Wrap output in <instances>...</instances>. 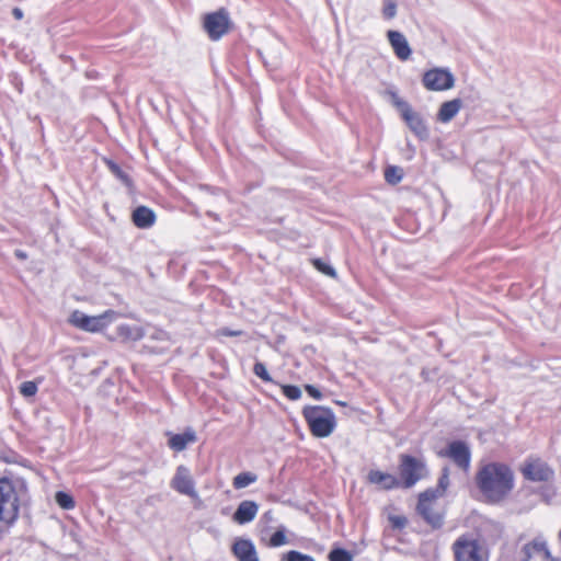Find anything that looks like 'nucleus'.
<instances>
[{
	"label": "nucleus",
	"instance_id": "nucleus-1",
	"mask_svg": "<svg viewBox=\"0 0 561 561\" xmlns=\"http://www.w3.org/2000/svg\"><path fill=\"white\" fill-rule=\"evenodd\" d=\"M477 484L488 502L499 503L513 490L514 474L504 463H486L477 473Z\"/></svg>",
	"mask_w": 561,
	"mask_h": 561
},
{
	"label": "nucleus",
	"instance_id": "nucleus-2",
	"mask_svg": "<svg viewBox=\"0 0 561 561\" xmlns=\"http://www.w3.org/2000/svg\"><path fill=\"white\" fill-rule=\"evenodd\" d=\"M304 416L316 437H328L335 427V416L331 409L324 407H306Z\"/></svg>",
	"mask_w": 561,
	"mask_h": 561
},
{
	"label": "nucleus",
	"instance_id": "nucleus-3",
	"mask_svg": "<svg viewBox=\"0 0 561 561\" xmlns=\"http://www.w3.org/2000/svg\"><path fill=\"white\" fill-rule=\"evenodd\" d=\"M20 497L14 484L7 478L0 479V522L12 525L19 517Z\"/></svg>",
	"mask_w": 561,
	"mask_h": 561
},
{
	"label": "nucleus",
	"instance_id": "nucleus-4",
	"mask_svg": "<svg viewBox=\"0 0 561 561\" xmlns=\"http://www.w3.org/2000/svg\"><path fill=\"white\" fill-rule=\"evenodd\" d=\"M455 561H488V551L469 535L460 536L453 545Z\"/></svg>",
	"mask_w": 561,
	"mask_h": 561
},
{
	"label": "nucleus",
	"instance_id": "nucleus-5",
	"mask_svg": "<svg viewBox=\"0 0 561 561\" xmlns=\"http://www.w3.org/2000/svg\"><path fill=\"white\" fill-rule=\"evenodd\" d=\"M116 317V312L113 310H107L99 316H88L81 311H73L70 316V322L75 327L89 331V332H99L103 330L107 324H110Z\"/></svg>",
	"mask_w": 561,
	"mask_h": 561
},
{
	"label": "nucleus",
	"instance_id": "nucleus-6",
	"mask_svg": "<svg viewBox=\"0 0 561 561\" xmlns=\"http://www.w3.org/2000/svg\"><path fill=\"white\" fill-rule=\"evenodd\" d=\"M203 27L208 35H225L234 31V24L225 8L205 14Z\"/></svg>",
	"mask_w": 561,
	"mask_h": 561
},
{
	"label": "nucleus",
	"instance_id": "nucleus-7",
	"mask_svg": "<svg viewBox=\"0 0 561 561\" xmlns=\"http://www.w3.org/2000/svg\"><path fill=\"white\" fill-rule=\"evenodd\" d=\"M426 474L424 462L409 455L401 456L400 476L405 488H411Z\"/></svg>",
	"mask_w": 561,
	"mask_h": 561
},
{
	"label": "nucleus",
	"instance_id": "nucleus-8",
	"mask_svg": "<svg viewBox=\"0 0 561 561\" xmlns=\"http://www.w3.org/2000/svg\"><path fill=\"white\" fill-rule=\"evenodd\" d=\"M436 491L426 490L419 496L417 512L433 527H440L443 516L435 510Z\"/></svg>",
	"mask_w": 561,
	"mask_h": 561
},
{
	"label": "nucleus",
	"instance_id": "nucleus-9",
	"mask_svg": "<svg viewBox=\"0 0 561 561\" xmlns=\"http://www.w3.org/2000/svg\"><path fill=\"white\" fill-rule=\"evenodd\" d=\"M423 83L428 90L443 91L454 87L455 78L450 71L435 68L424 73Z\"/></svg>",
	"mask_w": 561,
	"mask_h": 561
},
{
	"label": "nucleus",
	"instance_id": "nucleus-10",
	"mask_svg": "<svg viewBox=\"0 0 561 561\" xmlns=\"http://www.w3.org/2000/svg\"><path fill=\"white\" fill-rule=\"evenodd\" d=\"M171 488L180 494L187 495L193 500L198 499L195 490V482L187 467L181 465L176 468L175 474L171 480Z\"/></svg>",
	"mask_w": 561,
	"mask_h": 561
},
{
	"label": "nucleus",
	"instance_id": "nucleus-11",
	"mask_svg": "<svg viewBox=\"0 0 561 561\" xmlns=\"http://www.w3.org/2000/svg\"><path fill=\"white\" fill-rule=\"evenodd\" d=\"M439 455L451 459L463 470H467L470 466V449L468 445L461 440L451 442L445 450L439 453Z\"/></svg>",
	"mask_w": 561,
	"mask_h": 561
},
{
	"label": "nucleus",
	"instance_id": "nucleus-12",
	"mask_svg": "<svg viewBox=\"0 0 561 561\" xmlns=\"http://www.w3.org/2000/svg\"><path fill=\"white\" fill-rule=\"evenodd\" d=\"M523 474L530 481L542 482L551 479L553 471L548 467L546 462L536 459L525 465L523 468Z\"/></svg>",
	"mask_w": 561,
	"mask_h": 561
},
{
	"label": "nucleus",
	"instance_id": "nucleus-13",
	"mask_svg": "<svg viewBox=\"0 0 561 561\" xmlns=\"http://www.w3.org/2000/svg\"><path fill=\"white\" fill-rule=\"evenodd\" d=\"M523 552V559H527L530 561L534 554L536 553H542V557L547 561H559L558 558H554L550 550L548 549L547 541L543 539V537L538 536L530 542L524 545L522 548Z\"/></svg>",
	"mask_w": 561,
	"mask_h": 561
},
{
	"label": "nucleus",
	"instance_id": "nucleus-14",
	"mask_svg": "<svg viewBox=\"0 0 561 561\" xmlns=\"http://www.w3.org/2000/svg\"><path fill=\"white\" fill-rule=\"evenodd\" d=\"M257 512L259 505L254 501L245 500L238 505L232 519L239 525H244L252 522L256 517Z\"/></svg>",
	"mask_w": 561,
	"mask_h": 561
},
{
	"label": "nucleus",
	"instance_id": "nucleus-15",
	"mask_svg": "<svg viewBox=\"0 0 561 561\" xmlns=\"http://www.w3.org/2000/svg\"><path fill=\"white\" fill-rule=\"evenodd\" d=\"M401 116L408 124L411 131H413L419 138L426 139L428 137V129L420 114L414 112L412 108H405V113Z\"/></svg>",
	"mask_w": 561,
	"mask_h": 561
},
{
	"label": "nucleus",
	"instance_id": "nucleus-16",
	"mask_svg": "<svg viewBox=\"0 0 561 561\" xmlns=\"http://www.w3.org/2000/svg\"><path fill=\"white\" fill-rule=\"evenodd\" d=\"M367 481L371 484L379 485L383 490H390L400 484L394 476L379 470H370L367 476Z\"/></svg>",
	"mask_w": 561,
	"mask_h": 561
},
{
	"label": "nucleus",
	"instance_id": "nucleus-17",
	"mask_svg": "<svg viewBox=\"0 0 561 561\" xmlns=\"http://www.w3.org/2000/svg\"><path fill=\"white\" fill-rule=\"evenodd\" d=\"M232 551L239 561H259L255 548L250 540H237L232 546Z\"/></svg>",
	"mask_w": 561,
	"mask_h": 561
},
{
	"label": "nucleus",
	"instance_id": "nucleus-18",
	"mask_svg": "<svg viewBox=\"0 0 561 561\" xmlns=\"http://www.w3.org/2000/svg\"><path fill=\"white\" fill-rule=\"evenodd\" d=\"M197 439L196 433L192 428H187L182 434L171 435L169 439V447L175 451L184 450L188 444L195 443Z\"/></svg>",
	"mask_w": 561,
	"mask_h": 561
},
{
	"label": "nucleus",
	"instance_id": "nucleus-19",
	"mask_svg": "<svg viewBox=\"0 0 561 561\" xmlns=\"http://www.w3.org/2000/svg\"><path fill=\"white\" fill-rule=\"evenodd\" d=\"M133 221L136 227L146 229L154 224L156 215L150 208L139 206L133 211Z\"/></svg>",
	"mask_w": 561,
	"mask_h": 561
},
{
	"label": "nucleus",
	"instance_id": "nucleus-20",
	"mask_svg": "<svg viewBox=\"0 0 561 561\" xmlns=\"http://www.w3.org/2000/svg\"><path fill=\"white\" fill-rule=\"evenodd\" d=\"M117 335L126 342L139 341L145 336V328L138 324H121L117 327Z\"/></svg>",
	"mask_w": 561,
	"mask_h": 561
},
{
	"label": "nucleus",
	"instance_id": "nucleus-21",
	"mask_svg": "<svg viewBox=\"0 0 561 561\" xmlns=\"http://www.w3.org/2000/svg\"><path fill=\"white\" fill-rule=\"evenodd\" d=\"M462 102L460 99H454L443 103L439 107L437 118L442 123L450 122L460 111Z\"/></svg>",
	"mask_w": 561,
	"mask_h": 561
},
{
	"label": "nucleus",
	"instance_id": "nucleus-22",
	"mask_svg": "<svg viewBox=\"0 0 561 561\" xmlns=\"http://www.w3.org/2000/svg\"><path fill=\"white\" fill-rule=\"evenodd\" d=\"M396 56L401 60H408L412 54L407 37H388Z\"/></svg>",
	"mask_w": 561,
	"mask_h": 561
},
{
	"label": "nucleus",
	"instance_id": "nucleus-23",
	"mask_svg": "<svg viewBox=\"0 0 561 561\" xmlns=\"http://www.w3.org/2000/svg\"><path fill=\"white\" fill-rule=\"evenodd\" d=\"M257 480L256 474L252 472H241L233 478L232 484L234 489L240 490L247 488Z\"/></svg>",
	"mask_w": 561,
	"mask_h": 561
},
{
	"label": "nucleus",
	"instance_id": "nucleus-24",
	"mask_svg": "<svg viewBox=\"0 0 561 561\" xmlns=\"http://www.w3.org/2000/svg\"><path fill=\"white\" fill-rule=\"evenodd\" d=\"M56 503L64 510H71L75 507V501L71 495L66 492H57L55 495Z\"/></svg>",
	"mask_w": 561,
	"mask_h": 561
},
{
	"label": "nucleus",
	"instance_id": "nucleus-25",
	"mask_svg": "<svg viewBox=\"0 0 561 561\" xmlns=\"http://www.w3.org/2000/svg\"><path fill=\"white\" fill-rule=\"evenodd\" d=\"M330 561H353V554L342 548H335L329 553Z\"/></svg>",
	"mask_w": 561,
	"mask_h": 561
},
{
	"label": "nucleus",
	"instance_id": "nucleus-26",
	"mask_svg": "<svg viewBox=\"0 0 561 561\" xmlns=\"http://www.w3.org/2000/svg\"><path fill=\"white\" fill-rule=\"evenodd\" d=\"M385 179L390 184H397L402 179V170L398 167H388L385 170Z\"/></svg>",
	"mask_w": 561,
	"mask_h": 561
},
{
	"label": "nucleus",
	"instance_id": "nucleus-27",
	"mask_svg": "<svg viewBox=\"0 0 561 561\" xmlns=\"http://www.w3.org/2000/svg\"><path fill=\"white\" fill-rule=\"evenodd\" d=\"M397 14V0H383L382 15L385 19H392Z\"/></svg>",
	"mask_w": 561,
	"mask_h": 561
},
{
	"label": "nucleus",
	"instance_id": "nucleus-28",
	"mask_svg": "<svg viewBox=\"0 0 561 561\" xmlns=\"http://www.w3.org/2000/svg\"><path fill=\"white\" fill-rule=\"evenodd\" d=\"M283 561H314V559L311 556L291 550L283 557Z\"/></svg>",
	"mask_w": 561,
	"mask_h": 561
},
{
	"label": "nucleus",
	"instance_id": "nucleus-29",
	"mask_svg": "<svg viewBox=\"0 0 561 561\" xmlns=\"http://www.w3.org/2000/svg\"><path fill=\"white\" fill-rule=\"evenodd\" d=\"M448 484H449L448 469L445 468L444 471H443L442 477L439 478L438 485L434 490V491H436V496L437 497L443 495V493L446 491Z\"/></svg>",
	"mask_w": 561,
	"mask_h": 561
},
{
	"label": "nucleus",
	"instance_id": "nucleus-30",
	"mask_svg": "<svg viewBox=\"0 0 561 561\" xmlns=\"http://www.w3.org/2000/svg\"><path fill=\"white\" fill-rule=\"evenodd\" d=\"M20 392L24 397H33L37 392V385L34 381H24L20 386Z\"/></svg>",
	"mask_w": 561,
	"mask_h": 561
},
{
	"label": "nucleus",
	"instance_id": "nucleus-31",
	"mask_svg": "<svg viewBox=\"0 0 561 561\" xmlns=\"http://www.w3.org/2000/svg\"><path fill=\"white\" fill-rule=\"evenodd\" d=\"M253 373L264 381H272V378L263 363H255L253 367Z\"/></svg>",
	"mask_w": 561,
	"mask_h": 561
},
{
	"label": "nucleus",
	"instance_id": "nucleus-32",
	"mask_svg": "<svg viewBox=\"0 0 561 561\" xmlns=\"http://www.w3.org/2000/svg\"><path fill=\"white\" fill-rule=\"evenodd\" d=\"M283 393L290 400H297L301 397V390L297 386H283Z\"/></svg>",
	"mask_w": 561,
	"mask_h": 561
},
{
	"label": "nucleus",
	"instance_id": "nucleus-33",
	"mask_svg": "<svg viewBox=\"0 0 561 561\" xmlns=\"http://www.w3.org/2000/svg\"><path fill=\"white\" fill-rule=\"evenodd\" d=\"M313 264L317 267V270H319L323 274L331 276V277L336 276L335 270L331 265L322 262L321 260H314Z\"/></svg>",
	"mask_w": 561,
	"mask_h": 561
},
{
	"label": "nucleus",
	"instance_id": "nucleus-34",
	"mask_svg": "<svg viewBox=\"0 0 561 561\" xmlns=\"http://www.w3.org/2000/svg\"><path fill=\"white\" fill-rule=\"evenodd\" d=\"M286 542H287V538L283 530L275 531L270 540V545L272 547H279V546L285 545Z\"/></svg>",
	"mask_w": 561,
	"mask_h": 561
},
{
	"label": "nucleus",
	"instance_id": "nucleus-35",
	"mask_svg": "<svg viewBox=\"0 0 561 561\" xmlns=\"http://www.w3.org/2000/svg\"><path fill=\"white\" fill-rule=\"evenodd\" d=\"M108 167H110V170L118 178L121 179L125 184H129V179L127 178V175L121 170V168L113 163V162H110L108 163Z\"/></svg>",
	"mask_w": 561,
	"mask_h": 561
},
{
	"label": "nucleus",
	"instance_id": "nucleus-36",
	"mask_svg": "<svg viewBox=\"0 0 561 561\" xmlns=\"http://www.w3.org/2000/svg\"><path fill=\"white\" fill-rule=\"evenodd\" d=\"M392 103L400 111L401 115L405 113V108H411V106L403 100H401L396 93H392Z\"/></svg>",
	"mask_w": 561,
	"mask_h": 561
},
{
	"label": "nucleus",
	"instance_id": "nucleus-37",
	"mask_svg": "<svg viewBox=\"0 0 561 561\" xmlns=\"http://www.w3.org/2000/svg\"><path fill=\"white\" fill-rule=\"evenodd\" d=\"M306 391L314 399L320 400L322 398V393L319 389H317L314 386L306 385L305 386Z\"/></svg>",
	"mask_w": 561,
	"mask_h": 561
},
{
	"label": "nucleus",
	"instance_id": "nucleus-38",
	"mask_svg": "<svg viewBox=\"0 0 561 561\" xmlns=\"http://www.w3.org/2000/svg\"><path fill=\"white\" fill-rule=\"evenodd\" d=\"M218 334L225 335V336H238L241 334V331H232V330L224 328L218 331Z\"/></svg>",
	"mask_w": 561,
	"mask_h": 561
},
{
	"label": "nucleus",
	"instance_id": "nucleus-39",
	"mask_svg": "<svg viewBox=\"0 0 561 561\" xmlns=\"http://www.w3.org/2000/svg\"><path fill=\"white\" fill-rule=\"evenodd\" d=\"M391 522H392L393 526L398 527V528L403 527L405 525V523H407L404 517H399V516L392 517Z\"/></svg>",
	"mask_w": 561,
	"mask_h": 561
},
{
	"label": "nucleus",
	"instance_id": "nucleus-40",
	"mask_svg": "<svg viewBox=\"0 0 561 561\" xmlns=\"http://www.w3.org/2000/svg\"><path fill=\"white\" fill-rule=\"evenodd\" d=\"M14 255L19 259V260H26L27 259V254L22 251V250H15L14 251Z\"/></svg>",
	"mask_w": 561,
	"mask_h": 561
},
{
	"label": "nucleus",
	"instance_id": "nucleus-41",
	"mask_svg": "<svg viewBox=\"0 0 561 561\" xmlns=\"http://www.w3.org/2000/svg\"><path fill=\"white\" fill-rule=\"evenodd\" d=\"M12 14L14 15V18H15L16 20H21V19H22V16H23V12H22V10H21V9H19V8H14V9L12 10Z\"/></svg>",
	"mask_w": 561,
	"mask_h": 561
},
{
	"label": "nucleus",
	"instance_id": "nucleus-42",
	"mask_svg": "<svg viewBox=\"0 0 561 561\" xmlns=\"http://www.w3.org/2000/svg\"><path fill=\"white\" fill-rule=\"evenodd\" d=\"M387 35L392 36V35H400V34L396 31H388Z\"/></svg>",
	"mask_w": 561,
	"mask_h": 561
},
{
	"label": "nucleus",
	"instance_id": "nucleus-43",
	"mask_svg": "<svg viewBox=\"0 0 561 561\" xmlns=\"http://www.w3.org/2000/svg\"><path fill=\"white\" fill-rule=\"evenodd\" d=\"M522 561H528L527 559H522Z\"/></svg>",
	"mask_w": 561,
	"mask_h": 561
}]
</instances>
